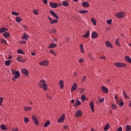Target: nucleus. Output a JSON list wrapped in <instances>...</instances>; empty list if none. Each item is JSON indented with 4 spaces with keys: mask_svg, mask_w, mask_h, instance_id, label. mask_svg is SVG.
Listing matches in <instances>:
<instances>
[{
    "mask_svg": "<svg viewBox=\"0 0 131 131\" xmlns=\"http://www.w3.org/2000/svg\"><path fill=\"white\" fill-rule=\"evenodd\" d=\"M40 83L38 84L39 88H42L44 91L48 90V84L46 83V81L43 80L40 81Z\"/></svg>",
    "mask_w": 131,
    "mask_h": 131,
    "instance_id": "obj_1",
    "label": "nucleus"
},
{
    "mask_svg": "<svg viewBox=\"0 0 131 131\" xmlns=\"http://www.w3.org/2000/svg\"><path fill=\"white\" fill-rule=\"evenodd\" d=\"M114 65L118 68H126V64L122 62H115Z\"/></svg>",
    "mask_w": 131,
    "mask_h": 131,
    "instance_id": "obj_2",
    "label": "nucleus"
},
{
    "mask_svg": "<svg viewBox=\"0 0 131 131\" xmlns=\"http://www.w3.org/2000/svg\"><path fill=\"white\" fill-rule=\"evenodd\" d=\"M125 13L123 12H119L115 14V16L116 17V18H117L118 19H121V18H123V17H124V15H125Z\"/></svg>",
    "mask_w": 131,
    "mask_h": 131,
    "instance_id": "obj_3",
    "label": "nucleus"
},
{
    "mask_svg": "<svg viewBox=\"0 0 131 131\" xmlns=\"http://www.w3.org/2000/svg\"><path fill=\"white\" fill-rule=\"evenodd\" d=\"M16 73L14 74V77L12 78L13 81H16V79H18L20 77V72L16 71Z\"/></svg>",
    "mask_w": 131,
    "mask_h": 131,
    "instance_id": "obj_4",
    "label": "nucleus"
},
{
    "mask_svg": "<svg viewBox=\"0 0 131 131\" xmlns=\"http://www.w3.org/2000/svg\"><path fill=\"white\" fill-rule=\"evenodd\" d=\"M49 64H50L49 60H44L39 62V65H41V66H48Z\"/></svg>",
    "mask_w": 131,
    "mask_h": 131,
    "instance_id": "obj_5",
    "label": "nucleus"
},
{
    "mask_svg": "<svg viewBox=\"0 0 131 131\" xmlns=\"http://www.w3.org/2000/svg\"><path fill=\"white\" fill-rule=\"evenodd\" d=\"M82 115V112L80 110H78L75 113V117H80Z\"/></svg>",
    "mask_w": 131,
    "mask_h": 131,
    "instance_id": "obj_6",
    "label": "nucleus"
},
{
    "mask_svg": "<svg viewBox=\"0 0 131 131\" xmlns=\"http://www.w3.org/2000/svg\"><path fill=\"white\" fill-rule=\"evenodd\" d=\"M48 18L49 19L50 24H55V23H58V19H52L50 16H48Z\"/></svg>",
    "mask_w": 131,
    "mask_h": 131,
    "instance_id": "obj_7",
    "label": "nucleus"
},
{
    "mask_svg": "<svg viewBox=\"0 0 131 131\" xmlns=\"http://www.w3.org/2000/svg\"><path fill=\"white\" fill-rule=\"evenodd\" d=\"M32 120L34 121V123L35 124H36V125H38V120H37V118H36V116H35V115H33L32 116Z\"/></svg>",
    "mask_w": 131,
    "mask_h": 131,
    "instance_id": "obj_8",
    "label": "nucleus"
},
{
    "mask_svg": "<svg viewBox=\"0 0 131 131\" xmlns=\"http://www.w3.org/2000/svg\"><path fill=\"white\" fill-rule=\"evenodd\" d=\"M49 5L51 8H53L56 9V8H58V4L54 2H50Z\"/></svg>",
    "mask_w": 131,
    "mask_h": 131,
    "instance_id": "obj_9",
    "label": "nucleus"
},
{
    "mask_svg": "<svg viewBox=\"0 0 131 131\" xmlns=\"http://www.w3.org/2000/svg\"><path fill=\"white\" fill-rule=\"evenodd\" d=\"M80 105H81V102H80V101L78 100V98H77L75 104H73L74 107H77L78 106H79Z\"/></svg>",
    "mask_w": 131,
    "mask_h": 131,
    "instance_id": "obj_10",
    "label": "nucleus"
},
{
    "mask_svg": "<svg viewBox=\"0 0 131 131\" xmlns=\"http://www.w3.org/2000/svg\"><path fill=\"white\" fill-rule=\"evenodd\" d=\"M49 12L51 15H52V16H53V17L56 18V19H59V16H58V15H57V14H56V13H55L54 11L50 10Z\"/></svg>",
    "mask_w": 131,
    "mask_h": 131,
    "instance_id": "obj_11",
    "label": "nucleus"
},
{
    "mask_svg": "<svg viewBox=\"0 0 131 131\" xmlns=\"http://www.w3.org/2000/svg\"><path fill=\"white\" fill-rule=\"evenodd\" d=\"M77 89V83H74L73 85L72 86L71 92L72 93L73 92H74Z\"/></svg>",
    "mask_w": 131,
    "mask_h": 131,
    "instance_id": "obj_12",
    "label": "nucleus"
},
{
    "mask_svg": "<svg viewBox=\"0 0 131 131\" xmlns=\"http://www.w3.org/2000/svg\"><path fill=\"white\" fill-rule=\"evenodd\" d=\"M65 120V114H63L57 120L59 123L63 122Z\"/></svg>",
    "mask_w": 131,
    "mask_h": 131,
    "instance_id": "obj_13",
    "label": "nucleus"
},
{
    "mask_svg": "<svg viewBox=\"0 0 131 131\" xmlns=\"http://www.w3.org/2000/svg\"><path fill=\"white\" fill-rule=\"evenodd\" d=\"M98 33L96 32H92V35H91V37L92 38H93L94 39L97 38L98 37Z\"/></svg>",
    "mask_w": 131,
    "mask_h": 131,
    "instance_id": "obj_14",
    "label": "nucleus"
},
{
    "mask_svg": "<svg viewBox=\"0 0 131 131\" xmlns=\"http://www.w3.org/2000/svg\"><path fill=\"white\" fill-rule=\"evenodd\" d=\"M16 60L18 62H21L22 63H24L25 62V61H27L26 59H25V60L23 59V58H22V57H21V56H18L16 58Z\"/></svg>",
    "mask_w": 131,
    "mask_h": 131,
    "instance_id": "obj_15",
    "label": "nucleus"
},
{
    "mask_svg": "<svg viewBox=\"0 0 131 131\" xmlns=\"http://www.w3.org/2000/svg\"><path fill=\"white\" fill-rule=\"evenodd\" d=\"M105 45H106V47H107V48H111L112 49V48H113V45H112V43H111L109 41H106Z\"/></svg>",
    "mask_w": 131,
    "mask_h": 131,
    "instance_id": "obj_16",
    "label": "nucleus"
},
{
    "mask_svg": "<svg viewBox=\"0 0 131 131\" xmlns=\"http://www.w3.org/2000/svg\"><path fill=\"white\" fill-rule=\"evenodd\" d=\"M101 90H102L103 93H104V94H107V93H108V92H109V90H108V88L105 86H102L101 87Z\"/></svg>",
    "mask_w": 131,
    "mask_h": 131,
    "instance_id": "obj_17",
    "label": "nucleus"
},
{
    "mask_svg": "<svg viewBox=\"0 0 131 131\" xmlns=\"http://www.w3.org/2000/svg\"><path fill=\"white\" fill-rule=\"evenodd\" d=\"M59 84L60 86V89L61 90H63V89L64 88V81H63V80H60L59 81Z\"/></svg>",
    "mask_w": 131,
    "mask_h": 131,
    "instance_id": "obj_18",
    "label": "nucleus"
},
{
    "mask_svg": "<svg viewBox=\"0 0 131 131\" xmlns=\"http://www.w3.org/2000/svg\"><path fill=\"white\" fill-rule=\"evenodd\" d=\"M22 71H23V73L24 74H25V75H26V76H29V73L28 72V70H27L26 69H23Z\"/></svg>",
    "mask_w": 131,
    "mask_h": 131,
    "instance_id": "obj_19",
    "label": "nucleus"
},
{
    "mask_svg": "<svg viewBox=\"0 0 131 131\" xmlns=\"http://www.w3.org/2000/svg\"><path fill=\"white\" fill-rule=\"evenodd\" d=\"M10 35H11L10 34V33L8 32H4L3 33V36H4V37H5V38H9V37H10Z\"/></svg>",
    "mask_w": 131,
    "mask_h": 131,
    "instance_id": "obj_20",
    "label": "nucleus"
},
{
    "mask_svg": "<svg viewBox=\"0 0 131 131\" xmlns=\"http://www.w3.org/2000/svg\"><path fill=\"white\" fill-rule=\"evenodd\" d=\"M28 38H29V35H27L26 33H24L22 36V39H25L26 40H27Z\"/></svg>",
    "mask_w": 131,
    "mask_h": 131,
    "instance_id": "obj_21",
    "label": "nucleus"
},
{
    "mask_svg": "<svg viewBox=\"0 0 131 131\" xmlns=\"http://www.w3.org/2000/svg\"><path fill=\"white\" fill-rule=\"evenodd\" d=\"M82 6L83 7H85L86 8H90V4L88 2H84L82 3Z\"/></svg>",
    "mask_w": 131,
    "mask_h": 131,
    "instance_id": "obj_22",
    "label": "nucleus"
},
{
    "mask_svg": "<svg viewBox=\"0 0 131 131\" xmlns=\"http://www.w3.org/2000/svg\"><path fill=\"white\" fill-rule=\"evenodd\" d=\"M90 106L91 108L92 112L94 113V112H95V108L94 107V102L93 101L90 102Z\"/></svg>",
    "mask_w": 131,
    "mask_h": 131,
    "instance_id": "obj_23",
    "label": "nucleus"
},
{
    "mask_svg": "<svg viewBox=\"0 0 131 131\" xmlns=\"http://www.w3.org/2000/svg\"><path fill=\"white\" fill-rule=\"evenodd\" d=\"M57 45L56 43H51L48 47V49H53V48H56Z\"/></svg>",
    "mask_w": 131,
    "mask_h": 131,
    "instance_id": "obj_24",
    "label": "nucleus"
},
{
    "mask_svg": "<svg viewBox=\"0 0 131 131\" xmlns=\"http://www.w3.org/2000/svg\"><path fill=\"white\" fill-rule=\"evenodd\" d=\"M125 61H126L128 63H131V58L129 57V56L127 55L125 56Z\"/></svg>",
    "mask_w": 131,
    "mask_h": 131,
    "instance_id": "obj_25",
    "label": "nucleus"
},
{
    "mask_svg": "<svg viewBox=\"0 0 131 131\" xmlns=\"http://www.w3.org/2000/svg\"><path fill=\"white\" fill-rule=\"evenodd\" d=\"M82 37H84V38H88L90 36V31H88L85 34L83 35Z\"/></svg>",
    "mask_w": 131,
    "mask_h": 131,
    "instance_id": "obj_26",
    "label": "nucleus"
},
{
    "mask_svg": "<svg viewBox=\"0 0 131 131\" xmlns=\"http://www.w3.org/2000/svg\"><path fill=\"white\" fill-rule=\"evenodd\" d=\"M62 5L63 7H68L69 6V3H68V1H64L62 2Z\"/></svg>",
    "mask_w": 131,
    "mask_h": 131,
    "instance_id": "obj_27",
    "label": "nucleus"
},
{
    "mask_svg": "<svg viewBox=\"0 0 131 131\" xmlns=\"http://www.w3.org/2000/svg\"><path fill=\"white\" fill-rule=\"evenodd\" d=\"M6 31H8V28L6 27H2L0 29V33H3V32H5Z\"/></svg>",
    "mask_w": 131,
    "mask_h": 131,
    "instance_id": "obj_28",
    "label": "nucleus"
},
{
    "mask_svg": "<svg viewBox=\"0 0 131 131\" xmlns=\"http://www.w3.org/2000/svg\"><path fill=\"white\" fill-rule=\"evenodd\" d=\"M111 108L113 110H116L117 109V105L115 103H111Z\"/></svg>",
    "mask_w": 131,
    "mask_h": 131,
    "instance_id": "obj_29",
    "label": "nucleus"
},
{
    "mask_svg": "<svg viewBox=\"0 0 131 131\" xmlns=\"http://www.w3.org/2000/svg\"><path fill=\"white\" fill-rule=\"evenodd\" d=\"M24 109L25 111H31V110H32V108H31V107H30V106L28 107L27 106H25L24 107Z\"/></svg>",
    "mask_w": 131,
    "mask_h": 131,
    "instance_id": "obj_30",
    "label": "nucleus"
},
{
    "mask_svg": "<svg viewBox=\"0 0 131 131\" xmlns=\"http://www.w3.org/2000/svg\"><path fill=\"white\" fill-rule=\"evenodd\" d=\"M110 128V124L109 123H107L104 127V130H108Z\"/></svg>",
    "mask_w": 131,
    "mask_h": 131,
    "instance_id": "obj_31",
    "label": "nucleus"
},
{
    "mask_svg": "<svg viewBox=\"0 0 131 131\" xmlns=\"http://www.w3.org/2000/svg\"><path fill=\"white\" fill-rule=\"evenodd\" d=\"M1 128L2 130H7L8 129V127L6 126V125L2 124L1 125Z\"/></svg>",
    "mask_w": 131,
    "mask_h": 131,
    "instance_id": "obj_32",
    "label": "nucleus"
},
{
    "mask_svg": "<svg viewBox=\"0 0 131 131\" xmlns=\"http://www.w3.org/2000/svg\"><path fill=\"white\" fill-rule=\"evenodd\" d=\"M17 54H21L22 55H25V52L22 50V49H18L17 51Z\"/></svg>",
    "mask_w": 131,
    "mask_h": 131,
    "instance_id": "obj_33",
    "label": "nucleus"
},
{
    "mask_svg": "<svg viewBox=\"0 0 131 131\" xmlns=\"http://www.w3.org/2000/svg\"><path fill=\"white\" fill-rule=\"evenodd\" d=\"M91 22L93 23L94 26H96V25H97V21L94 18H91Z\"/></svg>",
    "mask_w": 131,
    "mask_h": 131,
    "instance_id": "obj_34",
    "label": "nucleus"
},
{
    "mask_svg": "<svg viewBox=\"0 0 131 131\" xmlns=\"http://www.w3.org/2000/svg\"><path fill=\"white\" fill-rule=\"evenodd\" d=\"M50 124H51V122H50V121H46L44 124V127H48Z\"/></svg>",
    "mask_w": 131,
    "mask_h": 131,
    "instance_id": "obj_35",
    "label": "nucleus"
},
{
    "mask_svg": "<svg viewBox=\"0 0 131 131\" xmlns=\"http://www.w3.org/2000/svg\"><path fill=\"white\" fill-rule=\"evenodd\" d=\"M11 62H12L11 60L5 61V65L6 66H10V65H11Z\"/></svg>",
    "mask_w": 131,
    "mask_h": 131,
    "instance_id": "obj_36",
    "label": "nucleus"
},
{
    "mask_svg": "<svg viewBox=\"0 0 131 131\" xmlns=\"http://www.w3.org/2000/svg\"><path fill=\"white\" fill-rule=\"evenodd\" d=\"M15 20L17 23H19V22H21V21H22V18H21V17L19 16H17L15 18Z\"/></svg>",
    "mask_w": 131,
    "mask_h": 131,
    "instance_id": "obj_37",
    "label": "nucleus"
},
{
    "mask_svg": "<svg viewBox=\"0 0 131 131\" xmlns=\"http://www.w3.org/2000/svg\"><path fill=\"white\" fill-rule=\"evenodd\" d=\"M86 99V97H85V95H84V94H82L81 96V100H82V101L84 102Z\"/></svg>",
    "mask_w": 131,
    "mask_h": 131,
    "instance_id": "obj_38",
    "label": "nucleus"
},
{
    "mask_svg": "<svg viewBox=\"0 0 131 131\" xmlns=\"http://www.w3.org/2000/svg\"><path fill=\"white\" fill-rule=\"evenodd\" d=\"M120 103H119V106L120 107H122L123 105H124V102H123V100L122 99L120 100Z\"/></svg>",
    "mask_w": 131,
    "mask_h": 131,
    "instance_id": "obj_39",
    "label": "nucleus"
},
{
    "mask_svg": "<svg viewBox=\"0 0 131 131\" xmlns=\"http://www.w3.org/2000/svg\"><path fill=\"white\" fill-rule=\"evenodd\" d=\"M115 43L118 47H120V43H119V38H117L115 40Z\"/></svg>",
    "mask_w": 131,
    "mask_h": 131,
    "instance_id": "obj_40",
    "label": "nucleus"
},
{
    "mask_svg": "<svg viewBox=\"0 0 131 131\" xmlns=\"http://www.w3.org/2000/svg\"><path fill=\"white\" fill-rule=\"evenodd\" d=\"M79 13L80 14H85V13H89V11H88V10H80V11H79Z\"/></svg>",
    "mask_w": 131,
    "mask_h": 131,
    "instance_id": "obj_41",
    "label": "nucleus"
},
{
    "mask_svg": "<svg viewBox=\"0 0 131 131\" xmlns=\"http://www.w3.org/2000/svg\"><path fill=\"white\" fill-rule=\"evenodd\" d=\"M125 128H126V131H130L131 130V127H130V125H127L125 126Z\"/></svg>",
    "mask_w": 131,
    "mask_h": 131,
    "instance_id": "obj_42",
    "label": "nucleus"
},
{
    "mask_svg": "<svg viewBox=\"0 0 131 131\" xmlns=\"http://www.w3.org/2000/svg\"><path fill=\"white\" fill-rule=\"evenodd\" d=\"M78 90L79 91V94H82L85 91V89L84 88H81V89H78Z\"/></svg>",
    "mask_w": 131,
    "mask_h": 131,
    "instance_id": "obj_43",
    "label": "nucleus"
},
{
    "mask_svg": "<svg viewBox=\"0 0 131 131\" xmlns=\"http://www.w3.org/2000/svg\"><path fill=\"white\" fill-rule=\"evenodd\" d=\"M1 42H2V43H4V45H7V40H6V39H5L4 38H2L1 39Z\"/></svg>",
    "mask_w": 131,
    "mask_h": 131,
    "instance_id": "obj_44",
    "label": "nucleus"
},
{
    "mask_svg": "<svg viewBox=\"0 0 131 131\" xmlns=\"http://www.w3.org/2000/svg\"><path fill=\"white\" fill-rule=\"evenodd\" d=\"M123 95L124 97H125L126 99H129V97H128L126 95V93H125V91L123 92Z\"/></svg>",
    "mask_w": 131,
    "mask_h": 131,
    "instance_id": "obj_45",
    "label": "nucleus"
},
{
    "mask_svg": "<svg viewBox=\"0 0 131 131\" xmlns=\"http://www.w3.org/2000/svg\"><path fill=\"white\" fill-rule=\"evenodd\" d=\"M12 14L14 16H19V13L18 12H17L12 11Z\"/></svg>",
    "mask_w": 131,
    "mask_h": 131,
    "instance_id": "obj_46",
    "label": "nucleus"
},
{
    "mask_svg": "<svg viewBox=\"0 0 131 131\" xmlns=\"http://www.w3.org/2000/svg\"><path fill=\"white\" fill-rule=\"evenodd\" d=\"M50 53H51V54H53L54 56H57V54H56V52H55V51L53 49L50 51Z\"/></svg>",
    "mask_w": 131,
    "mask_h": 131,
    "instance_id": "obj_47",
    "label": "nucleus"
},
{
    "mask_svg": "<svg viewBox=\"0 0 131 131\" xmlns=\"http://www.w3.org/2000/svg\"><path fill=\"white\" fill-rule=\"evenodd\" d=\"M106 23H107V24H108V25H111V24L112 23V19H110L107 20Z\"/></svg>",
    "mask_w": 131,
    "mask_h": 131,
    "instance_id": "obj_48",
    "label": "nucleus"
},
{
    "mask_svg": "<svg viewBox=\"0 0 131 131\" xmlns=\"http://www.w3.org/2000/svg\"><path fill=\"white\" fill-rule=\"evenodd\" d=\"M3 101H4V97H0V106H3Z\"/></svg>",
    "mask_w": 131,
    "mask_h": 131,
    "instance_id": "obj_49",
    "label": "nucleus"
},
{
    "mask_svg": "<svg viewBox=\"0 0 131 131\" xmlns=\"http://www.w3.org/2000/svg\"><path fill=\"white\" fill-rule=\"evenodd\" d=\"M56 32H57V30H56L55 29H53L50 31L49 33H56Z\"/></svg>",
    "mask_w": 131,
    "mask_h": 131,
    "instance_id": "obj_50",
    "label": "nucleus"
},
{
    "mask_svg": "<svg viewBox=\"0 0 131 131\" xmlns=\"http://www.w3.org/2000/svg\"><path fill=\"white\" fill-rule=\"evenodd\" d=\"M17 71H15L14 69H11V73L13 74V75H15V74H16Z\"/></svg>",
    "mask_w": 131,
    "mask_h": 131,
    "instance_id": "obj_51",
    "label": "nucleus"
},
{
    "mask_svg": "<svg viewBox=\"0 0 131 131\" xmlns=\"http://www.w3.org/2000/svg\"><path fill=\"white\" fill-rule=\"evenodd\" d=\"M19 45H22L23 43L25 44L26 43V41L25 40L19 41Z\"/></svg>",
    "mask_w": 131,
    "mask_h": 131,
    "instance_id": "obj_52",
    "label": "nucleus"
},
{
    "mask_svg": "<svg viewBox=\"0 0 131 131\" xmlns=\"http://www.w3.org/2000/svg\"><path fill=\"white\" fill-rule=\"evenodd\" d=\"M85 79H86V76H84L81 80L82 82H84V81H85Z\"/></svg>",
    "mask_w": 131,
    "mask_h": 131,
    "instance_id": "obj_53",
    "label": "nucleus"
},
{
    "mask_svg": "<svg viewBox=\"0 0 131 131\" xmlns=\"http://www.w3.org/2000/svg\"><path fill=\"white\" fill-rule=\"evenodd\" d=\"M33 13H34L35 15H38V12L35 9L33 11Z\"/></svg>",
    "mask_w": 131,
    "mask_h": 131,
    "instance_id": "obj_54",
    "label": "nucleus"
},
{
    "mask_svg": "<svg viewBox=\"0 0 131 131\" xmlns=\"http://www.w3.org/2000/svg\"><path fill=\"white\" fill-rule=\"evenodd\" d=\"M104 100H105V99H104V98H102L100 99H99V103H100V104H101V103H102L103 102H104Z\"/></svg>",
    "mask_w": 131,
    "mask_h": 131,
    "instance_id": "obj_55",
    "label": "nucleus"
},
{
    "mask_svg": "<svg viewBox=\"0 0 131 131\" xmlns=\"http://www.w3.org/2000/svg\"><path fill=\"white\" fill-rule=\"evenodd\" d=\"M46 97H47V98H48L50 100H51V99H52V96H51V95H50L49 94H47L46 95Z\"/></svg>",
    "mask_w": 131,
    "mask_h": 131,
    "instance_id": "obj_56",
    "label": "nucleus"
},
{
    "mask_svg": "<svg viewBox=\"0 0 131 131\" xmlns=\"http://www.w3.org/2000/svg\"><path fill=\"white\" fill-rule=\"evenodd\" d=\"M24 121H25V122H28V121H29V118H25Z\"/></svg>",
    "mask_w": 131,
    "mask_h": 131,
    "instance_id": "obj_57",
    "label": "nucleus"
},
{
    "mask_svg": "<svg viewBox=\"0 0 131 131\" xmlns=\"http://www.w3.org/2000/svg\"><path fill=\"white\" fill-rule=\"evenodd\" d=\"M69 126L68 125H64L63 126V129H67L68 128Z\"/></svg>",
    "mask_w": 131,
    "mask_h": 131,
    "instance_id": "obj_58",
    "label": "nucleus"
},
{
    "mask_svg": "<svg viewBox=\"0 0 131 131\" xmlns=\"http://www.w3.org/2000/svg\"><path fill=\"white\" fill-rule=\"evenodd\" d=\"M84 61V60L83 59V58H80L79 60V63H82V62H83Z\"/></svg>",
    "mask_w": 131,
    "mask_h": 131,
    "instance_id": "obj_59",
    "label": "nucleus"
},
{
    "mask_svg": "<svg viewBox=\"0 0 131 131\" xmlns=\"http://www.w3.org/2000/svg\"><path fill=\"white\" fill-rule=\"evenodd\" d=\"M43 3L45 5H48V0H43Z\"/></svg>",
    "mask_w": 131,
    "mask_h": 131,
    "instance_id": "obj_60",
    "label": "nucleus"
},
{
    "mask_svg": "<svg viewBox=\"0 0 131 131\" xmlns=\"http://www.w3.org/2000/svg\"><path fill=\"white\" fill-rule=\"evenodd\" d=\"M117 131H122V127H119L118 128V130Z\"/></svg>",
    "mask_w": 131,
    "mask_h": 131,
    "instance_id": "obj_61",
    "label": "nucleus"
},
{
    "mask_svg": "<svg viewBox=\"0 0 131 131\" xmlns=\"http://www.w3.org/2000/svg\"><path fill=\"white\" fill-rule=\"evenodd\" d=\"M88 56H89V57H90V59H91V60H94V58H92V54H88Z\"/></svg>",
    "mask_w": 131,
    "mask_h": 131,
    "instance_id": "obj_62",
    "label": "nucleus"
},
{
    "mask_svg": "<svg viewBox=\"0 0 131 131\" xmlns=\"http://www.w3.org/2000/svg\"><path fill=\"white\" fill-rule=\"evenodd\" d=\"M80 49H83V44H80Z\"/></svg>",
    "mask_w": 131,
    "mask_h": 131,
    "instance_id": "obj_63",
    "label": "nucleus"
},
{
    "mask_svg": "<svg viewBox=\"0 0 131 131\" xmlns=\"http://www.w3.org/2000/svg\"><path fill=\"white\" fill-rule=\"evenodd\" d=\"M12 131H19V130H18V128H16V129L13 128V129H12Z\"/></svg>",
    "mask_w": 131,
    "mask_h": 131,
    "instance_id": "obj_64",
    "label": "nucleus"
}]
</instances>
